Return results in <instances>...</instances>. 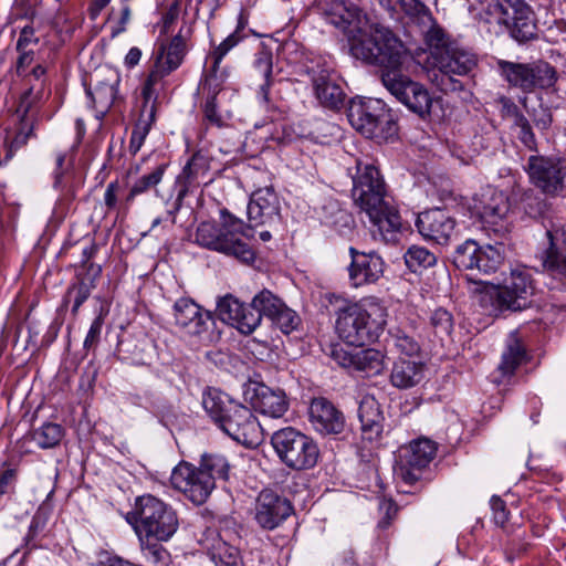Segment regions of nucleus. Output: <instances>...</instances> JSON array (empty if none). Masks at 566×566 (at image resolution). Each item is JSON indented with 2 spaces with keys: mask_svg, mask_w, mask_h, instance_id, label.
I'll return each mask as SVG.
<instances>
[{
  "mask_svg": "<svg viewBox=\"0 0 566 566\" xmlns=\"http://www.w3.org/2000/svg\"><path fill=\"white\" fill-rule=\"evenodd\" d=\"M241 304L234 296L226 295L219 300L217 313L222 322L235 327L244 335H250L261 324V315L259 313H249L242 315L241 319H238V311L241 308Z\"/></svg>",
  "mask_w": 566,
  "mask_h": 566,
  "instance_id": "c756f323",
  "label": "nucleus"
},
{
  "mask_svg": "<svg viewBox=\"0 0 566 566\" xmlns=\"http://www.w3.org/2000/svg\"><path fill=\"white\" fill-rule=\"evenodd\" d=\"M399 6L409 19V22L418 28L430 23L431 11L421 0H399Z\"/></svg>",
  "mask_w": 566,
  "mask_h": 566,
  "instance_id": "49530a36",
  "label": "nucleus"
},
{
  "mask_svg": "<svg viewBox=\"0 0 566 566\" xmlns=\"http://www.w3.org/2000/svg\"><path fill=\"white\" fill-rule=\"evenodd\" d=\"M348 252L352 259L348 265L352 286L360 287L374 284L384 275L385 262L376 252H364L354 247H350Z\"/></svg>",
  "mask_w": 566,
  "mask_h": 566,
  "instance_id": "4be33fe9",
  "label": "nucleus"
},
{
  "mask_svg": "<svg viewBox=\"0 0 566 566\" xmlns=\"http://www.w3.org/2000/svg\"><path fill=\"white\" fill-rule=\"evenodd\" d=\"M240 42V36L237 32L228 35L210 54L212 65L206 74V85L212 86L214 91L219 90L228 77L226 70H220V63L228 52Z\"/></svg>",
  "mask_w": 566,
  "mask_h": 566,
  "instance_id": "f704fd0d",
  "label": "nucleus"
},
{
  "mask_svg": "<svg viewBox=\"0 0 566 566\" xmlns=\"http://www.w3.org/2000/svg\"><path fill=\"white\" fill-rule=\"evenodd\" d=\"M19 56L15 62V72L19 76H22L27 69L34 61V52L32 49L17 50Z\"/></svg>",
  "mask_w": 566,
  "mask_h": 566,
  "instance_id": "774afa93",
  "label": "nucleus"
},
{
  "mask_svg": "<svg viewBox=\"0 0 566 566\" xmlns=\"http://www.w3.org/2000/svg\"><path fill=\"white\" fill-rule=\"evenodd\" d=\"M280 212V200L273 188L255 190L248 205V217L254 224H265L274 220Z\"/></svg>",
  "mask_w": 566,
  "mask_h": 566,
  "instance_id": "c85d7f7f",
  "label": "nucleus"
},
{
  "mask_svg": "<svg viewBox=\"0 0 566 566\" xmlns=\"http://www.w3.org/2000/svg\"><path fill=\"white\" fill-rule=\"evenodd\" d=\"M505 245H479L476 241L468 239L458 245L453 253V263L458 269L478 271L482 274L495 273L504 261Z\"/></svg>",
  "mask_w": 566,
  "mask_h": 566,
  "instance_id": "ddd939ff",
  "label": "nucleus"
},
{
  "mask_svg": "<svg viewBox=\"0 0 566 566\" xmlns=\"http://www.w3.org/2000/svg\"><path fill=\"white\" fill-rule=\"evenodd\" d=\"M379 511L382 514V516L378 522V527L385 530L391 524V521L396 517L398 513V507L391 500H382L379 503Z\"/></svg>",
  "mask_w": 566,
  "mask_h": 566,
  "instance_id": "680f3d73",
  "label": "nucleus"
},
{
  "mask_svg": "<svg viewBox=\"0 0 566 566\" xmlns=\"http://www.w3.org/2000/svg\"><path fill=\"white\" fill-rule=\"evenodd\" d=\"M347 116L353 128L367 138L388 139L397 130L386 105L377 98L353 102Z\"/></svg>",
  "mask_w": 566,
  "mask_h": 566,
  "instance_id": "9d476101",
  "label": "nucleus"
},
{
  "mask_svg": "<svg viewBox=\"0 0 566 566\" xmlns=\"http://www.w3.org/2000/svg\"><path fill=\"white\" fill-rule=\"evenodd\" d=\"M361 437L369 442L378 441L384 431V413L373 396H365L358 407Z\"/></svg>",
  "mask_w": 566,
  "mask_h": 566,
  "instance_id": "7c9ffc66",
  "label": "nucleus"
},
{
  "mask_svg": "<svg viewBox=\"0 0 566 566\" xmlns=\"http://www.w3.org/2000/svg\"><path fill=\"white\" fill-rule=\"evenodd\" d=\"M472 209L484 224L499 227L493 229L494 232L506 230L503 223L510 210V202L504 192L493 187L483 188L475 195Z\"/></svg>",
  "mask_w": 566,
  "mask_h": 566,
  "instance_id": "a211bd4d",
  "label": "nucleus"
},
{
  "mask_svg": "<svg viewBox=\"0 0 566 566\" xmlns=\"http://www.w3.org/2000/svg\"><path fill=\"white\" fill-rule=\"evenodd\" d=\"M530 182L547 197L556 198L566 188V159L557 155H531L524 167Z\"/></svg>",
  "mask_w": 566,
  "mask_h": 566,
  "instance_id": "9b49d317",
  "label": "nucleus"
},
{
  "mask_svg": "<svg viewBox=\"0 0 566 566\" xmlns=\"http://www.w3.org/2000/svg\"><path fill=\"white\" fill-rule=\"evenodd\" d=\"M271 444L280 461L291 470H310L317 464L319 448L316 441L293 427L273 432Z\"/></svg>",
  "mask_w": 566,
  "mask_h": 566,
  "instance_id": "6e6552de",
  "label": "nucleus"
},
{
  "mask_svg": "<svg viewBox=\"0 0 566 566\" xmlns=\"http://www.w3.org/2000/svg\"><path fill=\"white\" fill-rule=\"evenodd\" d=\"M199 468L207 474L216 488L217 481H227L231 465L223 454L220 453H206L202 454Z\"/></svg>",
  "mask_w": 566,
  "mask_h": 566,
  "instance_id": "58836bf2",
  "label": "nucleus"
},
{
  "mask_svg": "<svg viewBox=\"0 0 566 566\" xmlns=\"http://www.w3.org/2000/svg\"><path fill=\"white\" fill-rule=\"evenodd\" d=\"M437 448L429 439H418L399 449L394 474L406 485L418 482L434 458Z\"/></svg>",
  "mask_w": 566,
  "mask_h": 566,
  "instance_id": "4468645a",
  "label": "nucleus"
},
{
  "mask_svg": "<svg viewBox=\"0 0 566 566\" xmlns=\"http://www.w3.org/2000/svg\"><path fill=\"white\" fill-rule=\"evenodd\" d=\"M501 104H502L501 113H502V116L504 118L512 119L516 127H520L522 125H524V126L526 125V122H528V119L520 111L518 106L514 102H512L507 97H503L501 99Z\"/></svg>",
  "mask_w": 566,
  "mask_h": 566,
  "instance_id": "4d7b16f0",
  "label": "nucleus"
},
{
  "mask_svg": "<svg viewBox=\"0 0 566 566\" xmlns=\"http://www.w3.org/2000/svg\"><path fill=\"white\" fill-rule=\"evenodd\" d=\"M496 66L500 76L507 85L523 93L549 90L558 80L556 69L544 60L528 63L499 60Z\"/></svg>",
  "mask_w": 566,
  "mask_h": 566,
  "instance_id": "1a4fd4ad",
  "label": "nucleus"
},
{
  "mask_svg": "<svg viewBox=\"0 0 566 566\" xmlns=\"http://www.w3.org/2000/svg\"><path fill=\"white\" fill-rule=\"evenodd\" d=\"M490 505L493 512V520L495 524L504 526L509 521L510 512L506 509L505 502L499 496H492Z\"/></svg>",
  "mask_w": 566,
  "mask_h": 566,
  "instance_id": "052dcab7",
  "label": "nucleus"
},
{
  "mask_svg": "<svg viewBox=\"0 0 566 566\" xmlns=\"http://www.w3.org/2000/svg\"><path fill=\"white\" fill-rule=\"evenodd\" d=\"M104 321L102 316H97L91 324L88 333L84 339V348L90 350L96 347L99 340Z\"/></svg>",
  "mask_w": 566,
  "mask_h": 566,
  "instance_id": "e2e57ef3",
  "label": "nucleus"
},
{
  "mask_svg": "<svg viewBox=\"0 0 566 566\" xmlns=\"http://www.w3.org/2000/svg\"><path fill=\"white\" fill-rule=\"evenodd\" d=\"M249 230L241 219L221 209L218 221L199 223L195 240L206 249L233 256L243 263H252L255 252L249 242Z\"/></svg>",
  "mask_w": 566,
  "mask_h": 566,
  "instance_id": "20e7f679",
  "label": "nucleus"
},
{
  "mask_svg": "<svg viewBox=\"0 0 566 566\" xmlns=\"http://www.w3.org/2000/svg\"><path fill=\"white\" fill-rule=\"evenodd\" d=\"M332 356L343 368L360 373L366 377L380 375L386 367L385 353L376 348H360L354 350L335 348Z\"/></svg>",
  "mask_w": 566,
  "mask_h": 566,
  "instance_id": "6ab92c4d",
  "label": "nucleus"
},
{
  "mask_svg": "<svg viewBox=\"0 0 566 566\" xmlns=\"http://www.w3.org/2000/svg\"><path fill=\"white\" fill-rule=\"evenodd\" d=\"M64 437V429L61 424L46 422L31 433V439L41 449H51L61 442Z\"/></svg>",
  "mask_w": 566,
  "mask_h": 566,
  "instance_id": "c03bdc74",
  "label": "nucleus"
},
{
  "mask_svg": "<svg viewBox=\"0 0 566 566\" xmlns=\"http://www.w3.org/2000/svg\"><path fill=\"white\" fill-rule=\"evenodd\" d=\"M151 120H153V115L150 116L149 120L140 119L135 124L132 135H130V140H129V151L133 155L137 154L140 150L150 130Z\"/></svg>",
  "mask_w": 566,
  "mask_h": 566,
  "instance_id": "5fc2aeb1",
  "label": "nucleus"
},
{
  "mask_svg": "<svg viewBox=\"0 0 566 566\" xmlns=\"http://www.w3.org/2000/svg\"><path fill=\"white\" fill-rule=\"evenodd\" d=\"M317 8L325 20L344 33L352 34L359 29L360 10L344 0H318Z\"/></svg>",
  "mask_w": 566,
  "mask_h": 566,
  "instance_id": "a878e982",
  "label": "nucleus"
},
{
  "mask_svg": "<svg viewBox=\"0 0 566 566\" xmlns=\"http://www.w3.org/2000/svg\"><path fill=\"white\" fill-rule=\"evenodd\" d=\"M426 374V366L418 359L399 357L390 369L389 381L392 387L406 390L419 385Z\"/></svg>",
  "mask_w": 566,
  "mask_h": 566,
  "instance_id": "2f4dec72",
  "label": "nucleus"
},
{
  "mask_svg": "<svg viewBox=\"0 0 566 566\" xmlns=\"http://www.w3.org/2000/svg\"><path fill=\"white\" fill-rule=\"evenodd\" d=\"M65 154L56 153L55 154V169H54V182L53 187L62 192V200L72 201L75 198V191L73 188H66L63 182L64 176V163H65Z\"/></svg>",
  "mask_w": 566,
  "mask_h": 566,
  "instance_id": "3c124183",
  "label": "nucleus"
},
{
  "mask_svg": "<svg viewBox=\"0 0 566 566\" xmlns=\"http://www.w3.org/2000/svg\"><path fill=\"white\" fill-rule=\"evenodd\" d=\"M531 116L534 125L539 130H548L553 124L552 111L546 106L541 105L538 109L531 113Z\"/></svg>",
  "mask_w": 566,
  "mask_h": 566,
  "instance_id": "bf43d9fd",
  "label": "nucleus"
},
{
  "mask_svg": "<svg viewBox=\"0 0 566 566\" xmlns=\"http://www.w3.org/2000/svg\"><path fill=\"white\" fill-rule=\"evenodd\" d=\"M126 520L133 525L138 537H153L158 542L169 541L179 526L176 511L151 494L136 497Z\"/></svg>",
  "mask_w": 566,
  "mask_h": 566,
  "instance_id": "423d86ee",
  "label": "nucleus"
},
{
  "mask_svg": "<svg viewBox=\"0 0 566 566\" xmlns=\"http://www.w3.org/2000/svg\"><path fill=\"white\" fill-rule=\"evenodd\" d=\"M430 323L437 335H449L453 328L452 315L444 308L432 312Z\"/></svg>",
  "mask_w": 566,
  "mask_h": 566,
  "instance_id": "864d4df0",
  "label": "nucleus"
},
{
  "mask_svg": "<svg viewBox=\"0 0 566 566\" xmlns=\"http://www.w3.org/2000/svg\"><path fill=\"white\" fill-rule=\"evenodd\" d=\"M328 226L335 228L339 232L350 229L354 224V219L350 213L344 209H336L334 214L325 221Z\"/></svg>",
  "mask_w": 566,
  "mask_h": 566,
  "instance_id": "13d9d810",
  "label": "nucleus"
},
{
  "mask_svg": "<svg viewBox=\"0 0 566 566\" xmlns=\"http://www.w3.org/2000/svg\"><path fill=\"white\" fill-rule=\"evenodd\" d=\"M489 10L496 17L499 23L509 27L512 38L518 43L536 39L535 15L524 0H491Z\"/></svg>",
  "mask_w": 566,
  "mask_h": 566,
  "instance_id": "f8f14e48",
  "label": "nucleus"
},
{
  "mask_svg": "<svg viewBox=\"0 0 566 566\" xmlns=\"http://www.w3.org/2000/svg\"><path fill=\"white\" fill-rule=\"evenodd\" d=\"M416 227L426 240L440 245H447L459 238L455 220L442 209L421 212Z\"/></svg>",
  "mask_w": 566,
  "mask_h": 566,
  "instance_id": "aec40b11",
  "label": "nucleus"
},
{
  "mask_svg": "<svg viewBox=\"0 0 566 566\" xmlns=\"http://www.w3.org/2000/svg\"><path fill=\"white\" fill-rule=\"evenodd\" d=\"M251 403L255 410L271 418H281L289 409V399L284 390L258 384L253 388Z\"/></svg>",
  "mask_w": 566,
  "mask_h": 566,
  "instance_id": "cd10ccee",
  "label": "nucleus"
},
{
  "mask_svg": "<svg viewBox=\"0 0 566 566\" xmlns=\"http://www.w3.org/2000/svg\"><path fill=\"white\" fill-rule=\"evenodd\" d=\"M209 169L210 163L208 157L201 151L195 153L177 177L176 184L178 191L176 201L181 202L189 192L199 187Z\"/></svg>",
  "mask_w": 566,
  "mask_h": 566,
  "instance_id": "bb28decb",
  "label": "nucleus"
},
{
  "mask_svg": "<svg viewBox=\"0 0 566 566\" xmlns=\"http://www.w3.org/2000/svg\"><path fill=\"white\" fill-rule=\"evenodd\" d=\"M308 420L313 429L323 434H339L345 428L344 413L329 400L314 398L308 408Z\"/></svg>",
  "mask_w": 566,
  "mask_h": 566,
  "instance_id": "b1692460",
  "label": "nucleus"
},
{
  "mask_svg": "<svg viewBox=\"0 0 566 566\" xmlns=\"http://www.w3.org/2000/svg\"><path fill=\"white\" fill-rule=\"evenodd\" d=\"M186 53L187 36L180 30L171 40L158 45L155 54V65L169 75L181 65Z\"/></svg>",
  "mask_w": 566,
  "mask_h": 566,
  "instance_id": "72a5a7b5",
  "label": "nucleus"
},
{
  "mask_svg": "<svg viewBox=\"0 0 566 566\" xmlns=\"http://www.w3.org/2000/svg\"><path fill=\"white\" fill-rule=\"evenodd\" d=\"M354 202L366 212L385 242H396L401 229L398 211L385 199L386 189L379 169L370 163L357 161L353 179Z\"/></svg>",
  "mask_w": 566,
  "mask_h": 566,
  "instance_id": "f03ea898",
  "label": "nucleus"
},
{
  "mask_svg": "<svg viewBox=\"0 0 566 566\" xmlns=\"http://www.w3.org/2000/svg\"><path fill=\"white\" fill-rule=\"evenodd\" d=\"M284 302L273 294L271 291L264 289L259 292L251 301V306L258 312L261 317L265 316L272 318L280 308H283Z\"/></svg>",
  "mask_w": 566,
  "mask_h": 566,
  "instance_id": "a18cd8bd",
  "label": "nucleus"
},
{
  "mask_svg": "<svg viewBox=\"0 0 566 566\" xmlns=\"http://www.w3.org/2000/svg\"><path fill=\"white\" fill-rule=\"evenodd\" d=\"M208 551L216 566H241V557L238 548L219 537L213 539Z\"/></svg>",
  "mask_w": 566,
  "mask_h": 566,
  "instance_id": "a19ab883",
  "label": "nucleus"
},
{
  "mask_svg": "<svg viewBox=\"0 0 566 566\" xmlns=\"http://www.w3.org/2000/svg\"><path fill=\"white\" fill-rule=\"evenodd\" d=\"M386 323V307L376 300H364L339 307L336 332L345 343L361 347L376 340Z\"/></svg>",
  "mask_w": 566,
  "mask_h": 566,
  "instance_id": "39448f33",
  "label": "nucleus"
},
{
  "mask_svg": "<svg viewBox=\"0 0 566 566\" xmlns=\"http://www.w3.org/2000/svg\"><path fill=\"white\" fill-rule=\"evenodd\" d=\"M140 549L147 563L155 566H166L169 560V552L158 542H150L146 536L138 537Z\"/></svg>",
  "mask_w": 566,
  "mask_h": 566,
  "instance_id": "09e8293b",
  "label": "nucleus"
},
{
  "mask_svg": "<svg viewBox=\"0 0 566 566\" xmlns=\"http://www.w3.org/2000/svg\"><path fill=\"white\" fill-rule=\"evenodd\" d=\"M389 343L401 356L409 357L408 359H415L420 353L419 343L399 328L389 333Z\"/></svg>",
  "mask_w": 566,
  "mask_h": 566,
  "instance_id": "de8ad7c7",
  "label": "nucleus"
},
{
  "mask_svg": "<svg viewBox=\"0 0 566 566\" xmlns=\"http://www.w3.org/2000/svg\"><path fill=\"white\" fill-rule=\"evenodd\" d=\"M419 30L423 35L426 44L430 48L431 55L434 60L449 50L451 45L455 44L450 40L448 33L436 22L433 17H431V21L428 25H422Z\"/></svg>",
  "mask_w": 566,
  "mask_h": 566,
  "instance_id": "e433bc0d",
  "label": "nucleus"
},
{
  "mask_svg": "<svg viewBox=\"0 0 566 566\" xmlns=\"http://www.w3.org/2000/svg\"><path fill=\"white\" fill-rule=\"evenodd\" d=\"M253 70L263 78L260 85V96L264 103L270 102V88L274 83L273 77V55L268 50H261L254 55Z\"/></svg>",
  "mask_w": 566,
  "mask_h": 566,
  "instance_id": "4c0bfd02",
  "label": "nucleus"
},
{
  "mask_svg": "<svg viewBox=\"0 0 566 566\" xmlns=\"http://www.w3.org/2000/svg\"><path fill=\"white\" fill-rule=\"evenodd\" d=\"M202 407L210 419L234 441L255 448L263 441V429L253 411L220 389L202 394Z\"/></svg>",
  "mask_w": 566,
  "mask_h": 566,
  "instance_id": "7ed1b4c3",
  "label": "nucleus"
},
{
  "mask_svg": "<svg viewBox=\"0 0 566 566\" xmlns=\"http://www.w3.org/2000/svg\"><path fill=\"white\" fill-rule=\"evenodd\" d=\"M438 73H433L432 82L442 92H454L462 90V83L453 76L467 75L476 65L475 55L468 50L451 45L449 50L434 60Z\"/></svg>",
  "mask_w": 566,
  "mask_h": 566,
  "instance_id": "2eb2a0df",
  "label": "nucleus"
},
{
  "mask_svg": "<svg viewBox=\"0 0 566 566\" xmlns=\"http://www.w3.org/2000/svg\"><path fill=\"white\" fill-rule=\"evenodd\" d=\"M167 167L168 164H160L157 167H155L150 172L139 177L130 187V190L126 197V202L132 203L137 196L149 191L150 189L155 188L158 184H160Z\"/></svg>",
  "mask_w": 566,
  "mask_h": 566,
  "instance_id": "37998d69",
  "label": "nucleus"
},
{
  "mask_svg": "<svg viewBox=\"0 0 566 566\" xmlns=\"http://www.w3.org/2000/svg\"><path fill=\"white\" fill-rule=\"evenodd\" d=\"M90 271H92L93 277L88 282L84 279L81 280L77 284L70 286L65 294V303L73 301V314H76L81 305L90 297L92 290L95 287L94 281L99 276L102 269L99 265L91 264Z\"/></svg>",
  "mask_w": 566,
  "mask_h": 566,
  "instance_id": "ea45409f",
  "label": "nucleus"
},
{
  "mask_svg": "<svg viewBox=\"0 0 566 566\" xmlns=\"http://www.w3.org/2000/svg\"><path fill=\"white\" fill-rule=\"evenodd\" d=\"M175 324L179 332L189 337H201L208 331L212 319L210 312L202 308L190 297L178 298L172 306Z\"/></svg>",
  "mask_w": 566,
  "mask_h": 566,
  "instance_id": "412c9836",
  "label": "nucleus"
},
{
  "mask_svg": "<svg viewBox=\"0 0 566 566\" xmlns=\"http://www.w3.org/2000/svg\"><path fill=\"white\" fill-rule=\"evenodd\" d=\"M39 43V38L35 36V31L33 27L25 25L22 28L19 39L15 44L17 50L30 49L31 45H36Z\"/></svg>",
  "mask_w": 566,
  "mask_h": 566,
  "instance_id": "338daca9",
  "label": "nucleus"
},
{
  "mask_svg": "<svg viewBox=\"0 0 566 566\" xmlns=\"http://www.w3.org/2000/svg\"><path fill=\"white\" fill-rule=\"evenodd\" d=\"M170 482L175 490L181 492L196 505H201L211 495L213 483L199 467L181 461L171 472Z\"/></svg>",
  "mask_w": 566,
  "mask_h": 566,
  "instance_id": "dca6fc26",
  "label": "nucleus"
},
{
  "mask_svg": "<svg viewBox=\"0 0 566 566\" xmlns=\"http://www.w3.org/2000/svg\"><path fill=\"white\" fill-rule=\"evenodd\" d=\"M549 241V248L543 259V268L552 277L551 289H558L566 284V248L557 242V238L552 231H546Z\"/></svg>",
  "mask_w": 566,
  "mask_h": 566,
  "instance_id": "473e14b6",
  "label": "nucleus"
},
{
  "mask_svg": "<svg viewBox=\"0 0 566 566\" xmlns=\"http://www.w3.org/2000/svg\"><path fill=\"white\" fill-rule=\"evenodd\" d=\"M315 95L322 105L328 108H337L343 104L344 92L336 83V73L326 61L317 63L308 69Z\"/></svg>",
  "mask_w": 566,
  "mask_h": 566,
  "instance_id": "5701e85b",
  "label": "nucleus"
},
{
  "mask_svg": "<svg viewBox=\"0 0 566 566\" xmlns=\"http://www.w3.org/2000/svg\"><path fill=\"white\" fill-rule=\"evenodd\" d=\"M292 503L272 490L260 492L254 504L256 524L268 531L280 527L292 514Z\"/></svg>",
  "mask_w": 566,
  "mask_h": 566,
  "instance_id": "f3484780",
  "label": "nucleus"
},
{
  "mask_svg": "<svg viewBox=\"0 0 566 566\" xmlns=\"http://www.w3.org/2000/svg\"><path fill=\"white\" fill-rule=\"evenodd\" d=\"M41 91V88L35 86H32L25 91L20 98L18 109L22 111L23 113H28L40 101Z\"/></svg>",
  "mask_w": 566,
  "mask_h": 566,
  "instance_id": "0e129e2a",
  "label": "nucleus"
},
{
  "mask_svg": "<svg viewBox=\"0 0 566 566\" xmlns=\"http://www.w3.org/2000/svg\"><path fill=\"white\" fill-rule=\"evenodd\" d=\"M120 77L113 70L96 74L95 83H91L86 95L91 101L97 118H103L117 98V86Z\"/></svg>",
  "mask_w": 566,
  "mask_h": 566,
  "instance_id": "393cba45",
  "label": "nucleus"
},
{
  "mask_svg": "<svg viewBox=\"0 0 566 566\" xmlns=\"http://www.w3.org/2000/svg\"><path fill=\"white\" fill-rule=\"evenodd\" d=\"M406 266L413 273L422 272L437 263V256L421 245H411L403 254Z\"/></svg>",
  "mask_w": 566,
  "mask_h": 566,
  "instance_id": "79ce46f5",
  "label": "nucleus"
},
{
  "mask_svg": "<svg viewBox=\"0 0 566 566\" xmlns=\"http://www.w3.org/2000/svg\"><path fill=\"white\" fill-rule=\"evenodd\" d=\"M220 87H222V85ZM209 90L211 91L212 94L207 98L203 106L205 118L209 124L214 125L217 127H221L223 120L221 115L217 111L216 104L217 94L220 92L221 88L214 91L212 86H209Z\"/></svg>",
  "mask_w": 566,
  "mask_h": 566,
  "instance_id": "6e6d98bb",
  "label": "nucleus"
},
{
  "mask_svg": "<svg viewBox=\"0 0 566 566\" xmlns=\"http://www.w3.org/2000/svg\"><path fill=\"white\" fill-rule=\"evenodd\" d=\"M350 52L365 63L382 67L384 86L408 109L420 117L430 113L433 99L424 85L401 73L400 67L408 59V52L389 29L376 25L368 35L354 38Z\"/></svg>",
  "mask_w": 566,
  "mask_h": 566,
  "instance_id": "f257e3e1",
  "label": "nucleus"
},
{
  "mask_svg": "<svg viewBox=\"0 0 566 566\" xmlns=\"http://www.w3.org/2000/svg\"><path fill=\"white\" fill-rule=\"evenodd\" d=\"M534 292L535 286L530 271L517 268L511 271L510 279L502 285H494L481 295V306L493 315L505 311H523L531 305Z\"/></svg>",
  "mask_w": 566,
  "mask_h": 566,
  "instance_id": "0eeeda50",
  "label": "nucleus"
},
{
  "mask_svg": "<svg viewBox=\"0 0 566 566\" xmlns=\"http://www.w3.org/2000/svg\"><path fill=\"white\" fill-rule=\"evenodd\" d=\"M271 321L284 334H290L291 332L296 329L301 323L300 316L296 314V312L287 307L285 304L283 305V308H280V311H277V313L271 318Z\"/></svg>",
  "mask_w": 566,
  "mask_h": 566,
  "instance_id": "8fccbe9b",
  "label": "nucleus"
},
{
  "mask_svg": "<svg viewBox=\"0 0 566 566\" xmlns=\"http://www.w3.org/2000/svg\"><path fill=\"white\" fill-rule=\"evenodd\" d=\"M17 482V470L12 468H7L4 470H0V499L13 491Z\"/></svg>",
  "mask_w": 566,
  "mask_h": 566,
  "instance_id": "69168bd1",
  "label": "nucleus"
},
{
  "mask_svg": "<svg viewBox=\"0 0 566 566\" xmlns=\"http://www.w3.org/2000/svg\"><path fill=\"white\" fill-rule=\"evenodd\" d=\"M167 75L168 74L154 65V69L149 72L142 90V95L145 103H148L151 99H156L157 88L160 85L163 78Z\"/></svg>",
  "mask_w": 566,
  "mask_h": 566,
  "instance_id": "603ef678",
  "label": "nucleus"
},
{
  "mask_svg": "<svg viewBox=\"0 0 566 566\" xmlns=\"http://www.w3.org/2000/svg\"><path fill=\"white\" fill-rule=\"evenodd\" d=\"M526 358L527 354L525 346L518 336V332L514 331L507 338L499 369L504 376H511L523 363L526 361Z\"/></svg>",
  "mask_w": 566,
  "mask_h": 566,
  "instance_id": "c9c22d12",
  "label": "nucleus"
}]
</instances>
